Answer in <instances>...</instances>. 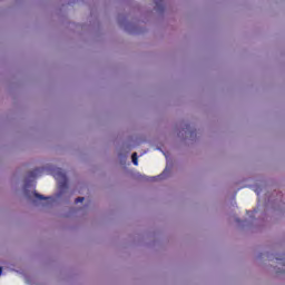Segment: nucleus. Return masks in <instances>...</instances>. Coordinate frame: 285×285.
I'll use <instances>...</instances> for the list:
<instances>
[{
  "mask_svg": "<svg viewBox=\"0 0 285 285\" xmlns=\"http://www.w3.org/2000/svg\"><path fill=\"white\" fill-rule=\"evenodd\" d=\"M53 177L58 181L60 193H63V190L68 188V178L66 177V174L61 169H56L53 171Z\"/></svg>",
  "mask_w": 285,
  "mask_h": 285,
  "instance_id": "1",
  "label": "nucleus"
},
{
  "mask_svg": "<svg viewBox=\"0 0 285 285\" xmlns=\"http://www.w3.org/2000/svg\"><path fill=\"white\" fill-rule=\"evenodd\" d=\"M131 161H132V164L135 165V166H138V160H137V153H134L132 155H131Z\"/></svg>",
  "mask_w": 285,
  "mask_h": 285,
  "instance_id": "2",
  "label": "nucleus"
},
{
  "mask_svg": "<svg viewBox=\"0 0 285 285\" xmlns=\"http://www.w3.org/2000/svg\"><path fill=\"white\" fill-rule=\"evenodd\" d=\"M35 197H36L37 199H46V198L43 197V195L37 194V193H35Z\"/></svg>",
  "mask_w": 285,
  "mask_h": 285,
  "instance_id": "3",
  "label": "nucleus"
},
{
  "mask_svg": "<svg viewBox=\"0 0 285 285\" xmlns=\"http://www.w3.org/2000/svg\"><path fill=\"white\" fill-rule=\"evenodd\" d=\"M83 199H85L83 197H78V198H76L75 203L79 204V203L83 202Z\"/></svg>",
  "mask_w": 285,
  "mask_h": 285,
  "instance_id": "4",
  "label": "nucleus"
},
{
  "mask_svg": "<svg viewBox=\"0 0 285 285\" xmlns=\"http://www.w3.org/2000/svg\"><path fill=\"white\" fill-rule=\"evenodd\" d=\"M30 177H37V171H31Z\"/></svg>",
  "mask_w": 285,
  "mask_h": 285,
  "instance_id": "5",
  "label": "nucleus"
},
{
  "mask_svg": "<svg viewBox=\"0 0 285 285\" xmlns=\"http://www.w3.org/2000/svg\"><path fill=\"white\" fill-rule=\"evenodd\" d=\"M1 273H2V268L0 267V276H1Z\"/></svg>",
  "mask_w": 285,
  "mask_h": 285,
  "instance_id": "6",
  "label": "nucleus"
},
{
  "mask_svg": "<svg viewBox=\"0 0 285 285\" xmlns=\"http://www.w3.org/2000/svg\"><path fill=\"white\" fill-rule=\"evenodd\" d=\"M156 6H159V2L156 1Z\"/></svg>",
  "mask_w": 285,
  "mask_h": 285,
  "instance_id": "7",
  "label": "nucleus"
}]
</instances>
